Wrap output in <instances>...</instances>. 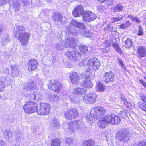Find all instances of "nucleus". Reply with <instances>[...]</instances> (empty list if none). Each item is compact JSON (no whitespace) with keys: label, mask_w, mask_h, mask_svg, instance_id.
Instances as JSON below:
<instances>
[{"label":"nucleus","mask_w":146,"mask_h":146,"mask_svg":"<svg viewBox=\"0 0 146 146\" xmlns=\"http://www.w3.org/2000/svg\"><path fill=\"white\" fill-rule=\"evenodd\" d=\"M29 37V34L28 33H21L18 35V40L23 46H25L28 42Z\"/></svg>","instance_id":"ddd939ff"},{"label":"nucleus","mask_w":146,"mask_h":146,"mask_svg":"<svg viewBox=\"0 0 146 146\" xmlns=\"http://www.w3.org/2000/svg\"><path fill=\"white\" fill-rule=\"evenodd\" d=\"M4 134L6 136L5 137V138H6V139L7 141L9 140V139L12 137V132L10 131H8L7 130L5 131V132H4Z\"/></svg>","instance_id":"79ce46f5"},{"label":"nucleus","mask_w":146,"mask_h":146,"mask_svg":"<svg viewBox=\"0 0 146 146\" xmlns=\"http://www.w3.org/2000/svg\"><path fill=\"white\" fill-rule=\"evenodd\" d=\"M100 64L99 60L95 58L89 60L87 63L88 66L91 70L98 69Z\"/></svg>","instance_id":"1a4fd4ad"},{"label":"nucleus","mask_w":146,"mask_h":146,"mask_svg":"<svg viewBox=\"0 0 146 146\" xmlns=\"http://www.w3.org/2000/svg\"><path fill=\"white\" fill-rule=\"evenodd\" d=\"M119 100L123 103H124L125 105H127L128 104L127 100L125 97L123 96H121V97L119 98Z\"/></svg>","instance_id":"09e8293b"},{"label":"nucleus","mask_w":146,"mask_h":146,"mask_svg":"<svg viewBox=\"0 0 146 146\" xmlns=\"http://www.w3.org/2000/svg\"><path fill=\"white\" fill-rule=\"evenodd\" d=\"M117 60L118 61L119 64L121 66L122 68H123L124 70H126V68L125 66L124 65L122 59L120 58H118Z\"/></svg>","instance_id":"de8ad7c7"},{"label":"nucleus","mask_w":146,"mask_h":146,"mask_svg":"<svg viewBox=\"0 0 146 146\" xmlns=\"http://www.w3.org/2000/svg\"><path fill=\"white\" fill-rule=\"evenodd\" d=\"M137 56L139 58L146 56V50L144 47L139 46L138 47Z\"/></svg>","instance_id":"aec40b11"},{"label":"nucleus","mask_w":146,"mask_h":146,"mask_svg":"<svg viewBox=\"0 0 146 146\" xmlns=\"http://www.w3.org/2000/svg\"><path fill=\"white\" fill-rule=\"evenodd\" d=\"M5 87V83L3 81H0V91L2 92Z\"/></svg>","instance_id":"5fc2aeb1"},{"label":"nucleus","mask_w":146,"mask_h":146,"mask_svg":"<svg viewBox=\"0 0 146 146\" xmlns=\"http://www.w3.org/2000/svg\"><path fill=\"white\" fill-rule=\"evenodd\" d=\"M49 61L52 62V63H54L56 62V57L54 54H51L49 57Z\"/></svg>","instance_id":"c03bdc74"},{"label":"nucleus","mask_w":146,"mask_h":146,"mask_svg":"<svg viewBox=\"0 0 146 146\" xmlns=\"http://www.w3.org/2000/svg\"><path fill=\"white\" fill-rule=\"evenodd\" d=\"M90 114H91L90 113ZM92 116H93L92 115H91V114H90V115L87 116L86 118V121L90 124H91L93 121V118L92 117Z\"/></svg>","instance_id":"49530a36"},{"label":"nucleus","mask_w":146,"mask_h":146,"mask_svg":"<svg viewBox=\"0 0 146 146\" xmlns=\"http://www.w3.org/2000/svg\"><path fill=\"white\" fill-rule=\"evenodd\" d=\"M126 113H127L124 110H123L119 112V114L121 117L124 118L126 117Z\"/></svg>","instance_id":"6e6d98bb"},{"label":"nucleus","mask_w":146,"mask_h":146,"mask_svg":"<svg viewBox=\"0 0 146 146\" xmlns=\"http://www.w3.org/2000/svg\"><path fill=\"white\" fill-rule=\"evenodd\" d=\"M105 30H107L108 32H114L115 31L113 26L111 24H108L104 29Z\"/></svg>","instance_id":"ea45409f"},{"label":"nucleus","mask_w":146,"mask_h":146,"mask_svg":"<svg viewBox=\"0 0 146 146\" xmlns=\"http://www.w3.org/2000/svg\"><path fill=\"white\" fill-rule=\"evenodd\" d=\"M2 41L5 43H7L10 42L11 40V38L9 35L7 34H4L2 37Z\"/></svg>","instance_id":"f704fd0d"},{"label":"nucleus","mask_w":146,"mask_h":146,"mask_svg":"<svg viewBox=\"0 0 146 146\" xmlns=\"http://www.w3.org/2000/svg\"><path fill=\"white\" fill-rule=\"evenodd\" d=\"M35 95V100H38L39 99L41 98V97L42 96V94L41 93H39L38 94H36Z\"/></svg>","instance_id":"13d9d810"},{"label":"nucleus","mask_w":146,"mask_h":146,"mask_svg":"<svg viewBox=\"0 0 146 146\" xmlns=\"http://www.w3.org/2000/svg\"><path fill=\"white\" fill-rule=\"evenodd\" d=\"M37 104L32 100L26 102L23 106L25 111L27 114H30L35 112L36 110Z\"/></svg>","instance_id":"39448f33"},{"label":"nucleus","mask_w":146,"mask_h":146,"mask_svg":"<svg viewBox=\"0 0 146 146\" xmlns=\"http://www.w3.org/2000/svg\"><path fill=\"white\" fill-rule=\"evenodd\" d=\"M95 141L93 140L89 139L84 141L82 144V146H93L94 145Z\"/></svg>","instance_id":"2f4dec72"},{"label":"nucleus","mask_w":146,"mask_h":146,"mask_svg":"<svg viewBox=\"0 0 146 146\" xmlns=\"http://www.w3.org/2000/svg\"><path fill=\"white\" fill-rule=\"evenodd\" d=\"M96 16L94 13L91 11H86L83 15V19L84 21H90L95 19Z\"/></svg>","instance_id":"2eb2a0df"},{"label":"nucleus","mask_w":146,"mask_h":146,"mask_svg":"<svg viewBox=\"0 0 146 146\" xmlns=\"http://www.w3.org/2000/svg\"><path fill=\"white\" fill-rule=\"evenodd\" d=\"M25 30V28L22 26H17L15 27V32L14 34L15 37L19 35Z\"/></svg>","instance_id":"393cba45"},{"label":"nucleus","mask_w":146,"mask_h":146,"mask_svg":"<svg viewBox=\"0 0 146 146\" xmlns=\"http://www.w3.org/2000/svg\"><path fill=\"white\" fill-rule=\"evenodd\" d=\"M76 38H69L65 40V43L66 48H73L76 47L78 44Z\"/></svg>","instance_id":"f8f14e48"},{"label":"nucleus","mask_w":146,"mask_h":146,"mask_svg":"<svg viewBox=\"0 0 146 146\" xmlns=\"http://www.w3.org/2000/svg\"><path fill=\"white\" fill-rule=\"evenodd\" d=\"M70 79L73 84H77L79 82V78L78 74L75 72H74L71 74L70 77Z\"/></svg>","instance_id":"412c9836"},{"label":"nucleus","mask_w":146,"mask_h":146,"mask_svg":"<svg viewBox=\"0 0 146 146\" xmlns=\"http://www.w3.org/2000/svg\"><path fill=\"white\" fill-rule=\"evenodd\" d=\"M97 95L94 93H89L84 95L83 98V101L87 104L94 103L96 101Z\"/></svg>","instance_id":"0eeeda50"},{"label":"nucleus","mask_w":146,"mask_h":146,"mask_svg":"<svg viewBox=\"0 0 146 146\" xmlns=\"http://www.w3.org/2000/svg\"><path fill=\"white\" fill-rule=\"evenodd\" d=\"M64 114L66 118L69 120L75 119L79 115V113L75 108H72L67 110L65 112Z\"/></svg>","instance_id":"9b49d317"},{"label":"nucleus","mask_w":146,"mask_h":146,"mask_svg":"<svg viewBox=\"0 0 146 146\" xmlns=\"http://www.w3.org/2000/svg\"><path fill=\"white\" fill-rule=\"evenodd\" d=\"M60 140L57 138L52 139V146H60Z\"/></svg>","instance_id":"4c0bfd02"},{"label":"nucleus","mask_w":146,"mask_h":146,"mask_svg":"<svg viewBox=\"0 0 146 146\" xmlns=\"http://www.w3.org/2000/svg\"><path fill=\"white\" fill-rule=\"evenodd\" d=\"M62 86V84L60 82L55 79H52L50 82L48 88L58 93L60 90V87Z\"/></svg>","instance_id":"6e6552de"},{"label":"nucleus","mask_w":146,"mask_h":146,"mask_svg":"<svg viewBox=\"0 0 146 146\" xmlns=\"http://www.w3.org/2000/svg\"><path fill=\"white\" fill-rule=\"evenodd\" d=\"M115 77L113 72L110 71L105 73L104 79L105 83L112 82Z\"/></svg>","instance_id":"f3484780"},{"label":"nucleus","mask_w":146,"mask_h":146,"mask_svg":"<svg viewBox=\"0 0 146 146\" xmlns=\"http://www.w3.org/2000/svg\"><path fill=\"white\" fill-rule=\"evenodd\" d=\"M84 79L82 83V85L84 87L87 88H90L92 87L93 85L89 79L88 78Z\"/></svg>","instance_id":"bb28decb"},{"label":"nucleus","mask_w":146,"mask_h":146,"mask_svg":"<svg viewBox=\"0 0 146 146\" xmlns=\"http://www.w3.org/2000/svg\"><path fill=\"white\" fill-rule=\"evenodd\" d=\"M110 43L109 42L108 40H105L104 43V46H106L107 48H108V47L110 46Z\"/></svg>","instance_id":"0e129e2a"},{"label":"nucleus","mask_w":146,"mask_h":146,"mask_svg":"<svg viewBox=\"0 0 146 146\" xmlns=\"http://www.w3.org/2000/svg\"><path fill=\"white\" fill-rule=\"evenodd\" d=\"M98 125L100 128L103 129L105 127L106 125H108L104 117L101 119H99L98 122Z\"/></svg>","instance_id":"a878e982"},{"label":"nucleus","mask_w":146,"mask_h":146,"mask_svg":"<svg viewBox=\"0 0 146 146\" xmlns=\"http://www.w3.org/2000/svg\"><path fill=\"white\" fill-rule=\"evenodd\" d=\"M132 42L129 39H127L125 41L124 46L126 48H129L132 45Z\"/></svg>","instance_id":"a19ab883"},{"label":"nucleus","mask_w":146,"mask_h":146,"mask_svg":"<svg viewBox=\"0 0 146 146\" xmlns=\"http://www.w3.org/2000/svg\"><path fill=\"white\" fill-rule=\"evenodd\" d=\"M22 88L26 90L34 89L36 87L35 82L34 81L31 80L27 83H23L22 84Z\"/></svg>","instance_id":"dca6fc26"},{"label":"nucleus","mask_w":146,"mask_h":146,"mask_svg":"<svg viewBox=\"0 0 146 146\" xmlns=\"http://www.w3.org/2000/svg\"><path fill=\"white\" fill-rule=\"evenodd\" d=\"M132 21H135L137 23H139L140 22L139 18L136 17H133Z\"/></svg>","instance_id":"774afa93"},{"label":"nucleus","mask_w":146,"mask_h":146,"mask_svg":"<svg viewBox=\"0 0 146 146\" xmlns=\"http://www.w3.org/2000/svg\"><path fill=\"white\" fill-rule=\"evenodd\" d=\"M23 3L26 6L29 4L31 2V0H22Z\"/></svg>","instance_id":"4d7b16f0"},{"label":"nucleus","mask_w":146,"mask_h":146,"mask_svg":"<svg viewBox=\"0 0 146 146\" xmlns=\"http://www.w3.org/2000/svg\"><path fill=\"white\" fill-rule=\"evenodd\" d=\"M87 91V89L79 87L73 90L74 93L78 95L84 94L86 93Z\"/></svg>","instance_id":"b1692460"},{"label":"nucleus","mask_w":146,"mask_h":146,"mask_svg":"<svg viewBox=\"0 0 146 146\" xmlns=\"http://www.w3.org/2000/svg\"><path fill=\"white\" fill-rule=\"evenodd\" d=\"M112 46L115 49L119 47L118 44L116 42V41L113 42Z\"/></svg>","instance_id":"bf43d9fd"},{"label":"nucleus","mask_w":146,"mask_h":146,"mask_svg":"<svg viewBox=\"0 0 146 146\" xmlns=\"http://www.w3.org/2000/svg\"><path fill=\"white\" fill-rule=\"evenodd\" d=\"M53 97L55 101H58L60 99V97L54 94Z\"/></svg>","instance_id":"680f3d73"},{"label":"nucleus","mask_w":146,"mask_h":146,"mask_svg":"<svg viewBox=\"0 0 146 146\" xmlns=\"http://www.w3.org/2000/svg\"><path fill=\"white\" fill-rule=\"evenodd\" d=\"M70 99L72 102L76 104L78 103L80 101L79 98L76 97L73 98H71Z\"/></svg>","instance_id":"603ef678"},{"label":"nucleus","mask_w":146,"mask_h":146,"mask_svg":"<svg viewBox=\"0 0 146 146\" xmlns=\"http://www.w3.org/2000/svg\"><path fill=\"white\" fill-rule=\"evenodd\" d=\"M96 89L97 91L103 92L105 90V88L102 83H99L96 87Z\"/></svg>","instance_id":"58836bf2"},{"label":"nucleus","mask_w":146,"mask_h":146,"mask_svg":"<svg viewBox=\"0 0 146 146\" xmlns=\"http://www.w3.org/2000/svg\"><path fill=\"white\" fill-rule=\"evenodd\" d=\"M104 117L108 125H116L120 123V119L114 114L107 115Z\"/></svg>","instance_id":"423d86ee"},{"label":"nucleus","mask_w":146,"mask_h":146,"mask_svg":"<svg viewBox=\"0 0 146 146\" xmlns=\"http://www.w3.org/2000/svg\"><path fill=\"white\" fill-rule=\"evenodd\" d=\"M51 125L54 129L58 128L59 126L58 121L57 119H54L51 121Z\"/></svg>","instance_id":"72a5a7b5"},{"label":"nucleus","mask_w":146,"mask_h":146,"mask_svg":"<svg viewBox=\"0 0 146 146\" xmlns=\"http://www.w3.org/2000/svg\"><path fill=\"white\" fill-rule=\"evenodd\" d=\"M85 11L82 5H78L72 11V14L75 17L80 16L84 13Z\"/></svg>","instance_id":"4468645a"},{"label":"nucleus","mask_w":146,"mask_h":146,"mask_svg":"<svg viewBox=\"0 0 146 146\" xmlns=\"http://www.w3.org/2000/svg\"><path fill=\"white\" fill-rule=\"evenodd\" d=\"M50 106L48 103H41L37 105V114L40 115L48 114L50 112Z\"/></svg>","instance_id":"20e7f679"},{"label":"nucleus","mask_w":146,"mask_h":146,"mask_svg":"<svg viewBox=\"0 0 146 146\" xmlns=\"http://www.w3.org/2000/svg\"><path fill=\"white\" fill-rule=\"evenodd\" d=\"M64 48H66L65 42L63 41H60L56 44V48L59 50H62Z\"/></svg>","instance_id":"c756f323"},{"label":"nucleus","mask_w":146,"mask_h":146,"mask_svg":"<svg viewBox=\"0 0 146 146\" xmlns=\"http://www.w3.org/2000/svg\"><path fill=\"white\" fill-rule=\"evenodd\" d=\"M140 97L141 100L144 102L146 103V97L143 95L141 94L140 95Z\"/></svg>","instance_id":"e2e57ef3"},{"label":"nucleus","mask_w":146,"mask_h":146,"mask_svg":"<svg viewBox=\"0 0 146 146\" xmlns=\"http://www.w3.org/2000/svg\"><path fill=\"white\" fill-rule=\"evenodd\" d=\"M144 34L142 29L141 26L138 27V30L137 33V35L139 36H142Z\"/></svg>","instance_id":"8fccbe9b"},{"label":"nucleus","mask_w":146,"mask_h":146,"mask_svg":"<svg viewBox=\"0 0 146 146\" xmlns=\"http://www.w3.org/2000/svg\"><path fill=\"white\" fill-rule=\"evenodd\" d=\"M85 25L82 23L79 22L77 20H72L71 23L66 27V31L69 34L75 35L79 32V28H84Z\"/></svg>","instance_id":"f257e3e1"},{"label":"nucleus","mask_w":146,"mask_h":146,"mask_svg":"<svg viewBox=\"0 0 146 146\" xmlns=\"http://www.w3.org/2000/svg\"><path fill=\"white\" fill-rule=\"evenodd\" d=\"M131 24L129 20H127L124 23L120 25L119 28L121 29H125L129 27Z\"/></svg>","instance_id":"473e14b6"},{"label":"nucleus","mask_w":146,"mask_h":146,"mask_svg":"<svg viewBox=\"0 0 146 146\" xmlns=\"http://www.w3.org/2000/svg\"><path fill=\"white\" fill-rule=\"evenodd\" d=\"M140 83L146 88V82H144L142 79H141L139 80Z\"/></svg>","instance_id":"69168bd1"},{"label":"nucleus","mask_w":146,"mask_h":146,"mask_svg":"<svg viewBox=\"0 0 146 146\" xmlns=\"http://www.w3.org/2000/svg\"><path fill=\"white\" fill-rule=\"evenodd\" d=\"M52 19L56 22H61L62 15L58 13H55L52 15Z\"/></svg>","instance_id":"5701e85b"},{"label":"nucleus","mask_w":146,"mask_h":146,"mask_svg":"<svg viewBox=\"0 0 146 146\" xmlns=\"http://www.w3.org/2000/svg\"><path fill=\"white\" fill-rule=\"evenodd\" d=\"M66 56L70 60L75 61L77 60V55L78 54H77V53H76L75 50L74 51H68L66 52Z\"/></svg>","instance_id":"4be33fe9"},{"label":"nucleus","mask_w":146,"mask_h":146,"mask_svg":"<svg viewBox=\"0 0 146 146\" xmlns=\"http://www.w3.org/2000/svg\"><path fill=\"white\" fill-rule=\"evenodd\" d=\"M13 6L14 9L15 11L17 12L19 10L20 7V3L15 1L13 2Z\"/></svg>","instance_id":"e433bc0d"},{"label":"nucleus","mask_w":146,"mask_h":146,"mask_svg":"<svg viewBox=\"0 0 146 146\" xmlns=\"http://www.w3.org/2000/svg\"><path fill=\"white\" fill-rule=\"evenodd\" d=\"M85 27L84 28H81V29L80 30V33H82L83 36L85 37H90V33H89L88 30H85Z\"/></svg>","instance_id":"c9c22d12"},{"label":"nucleus","mask_w":146,"mask_h":146,"mask_svg":"<svg viewBox=\"0 0 146 146\" xmlns=\"http://www.w3.org/2000/svg\"><path fill=\"white\" fill-rule=\"evenodd\" d=\"M106 111L104 108L99 106H96L91 109L90 113L93 116L94 121L98 119L103 115L105 113Z\"/></svg>","instance_id":"7ed1b4c3"},{"label":"nucleus","mask_w":146,"mask_h":146,"mask_svg":"<svg viewBox=\"0 0 146 146\" xmlns=\"http://www.w3.org/2000/svg\"><path fill=\"white\" fill-rule=\"evenodd\" d=\"M81 77L83 79L88 78L89 79H92L93 76L90 71L87 70L84 74H82Z\"/></svg>","instance_id":"7c9ffc66"},{"label":"nucleus","mask_w":146,"mask_h":146,"mask_svg":"<svg viewBox=\"0 0 146 146\" xmlns=\"http://www.w3.org/2000/svg\"><path fill=\"white\" fill-rule=\"evenodd\" d=\"M27 97H28L30 100H35L36 95L35 93L33 91L32 92L31 94L27 95Z\"/></svg>","instance_id":"a18cd8bd"},{"label":"nucleus","mask_w":146,"mask_h":146,"mask_svg":"<svg viewBox=\"0 0 146 146\" xmlns=\"http://www.w3.org/2000/svg\"><path fill=\"white\" fill-rule=\"evenodd\" d=\"M139 107L141 110H144L146 108V104L142 103V104L140 105Z\"/></svg>","instance_id":"052dcab7"},{"label":"nucleus","mask_w":146,"mask_h":146,"mask_svg":"<svg viewBox=\"0 0 146 146\" xmlns=\"http://www.w3.org/2000/svg\"><path fill=\"white\" fill-rule=\"evenodd\" d=\"M88 51L87 47L84 45H80L76 47L75 49L76 52L78 55L86 53Z\"/></svg>","instance_id":"a211bd4d"},{"label":"nucleus","mask_w":146,"mask_h":146,"mask_svg":"<svg viewBox=\"0 0 146 146\" xmlns=\"http://www.w3.org/2000/svg\"><path fill=\"white\" fill-rule=\"evenodd\" d=\"M131 135L128 129H121L116 131L115 138L119 142H126L130 139Z\"/></svg>","instance_id":"f03ea898"},{"label":"nucleus","mask_w":146,"mask_h":146,"mask_svg":"<svg viewBox=\"0 0 146 146\" xmlns=\"http://www.w3.org/2000/svg\"><path fill=\"white\" fill-rule=\"evenodd\" d=\"M135 146H146V142L144 141H141L137 143Z\"/></svg>","instance_id":"864d4df0"},{"label":"nucleus","mask_w":146,"mask_h":146,"mask_svg":"<svg viewBox=\"0 0 146 146\" xmlns=\"http://www.w3.org/2000/svg\"><path fill=\"white\" fill-rule=\"evenodd\" d=\"M75 125L76 128L78 129L80 128V127H82V124L80 121H74L67 125L68 127L66 129L67 132H69L70 133H74L75 131Z\"/></svg>","instance_id":"9d476101"},{"label":"nucleus","mask_w":146,"mask_h":146,"mask_svg":"<svg viewBox=\"0 0 146 146\" xmlns=\"http://www.w3.org/2000/svg\"><path fill=\"white\" fill-rule=\"evenodd\" d=\"M38 63L35 60L31 59L28 64V69L29 71H31L36 69L38 66Z\"/></svg>","instance_id":"6ab92c4d"},{"label":"nucleus","mask_w":146,"mask_h":146,"mask_svg":"<svg viewBox=\"0 0 146 146\" xmlns=\"http://www.w3.org/2000/svg\"><path fill=\"white\" fill-rule=\"evenodd\" d=\"M74 141V139L72 138H67L66 140V142L68 144H70L73 143Z\"/></svg>","instance_id":"3c124183"},{"label":"nucleus","mask_w":146,"mask_h":146,"mask_svg":"<svg viewBox=\"0 0 146 146\" xmlns=\"http://www.w3.org/2000/svg\"><path fill=\"white\" fill-rule=\"evenodd\" d=\"M112 9L114 12H120L123 10V7L121 4L119 3L113 7Z\"/></svg>","instance_id":"c85d7f7f"},{"label":"nucleus","mask_w":146,"mask_h":146,"mask_svg":"<svg viewBox=\"0 0 146 146\" xmlns=\"http://www.w3.org/2000/svg\"><path fill=\"white\" fill-rule=\"evenodd\" d=\"M122 19V17L120 15L117 17H113L111 19V21L112 23H114L121 20Z\"/></svg>","instance_id":"37998d69"},{"label":"nucleus","mask_w":146,"mask_h":146,"mask_svg":"<svg viewBox=\"0 0 146 146\" xmlns=\"http://www.w3.org/2000/svg\"><path fill=\"white\" fill-rule=\"evenodd\" d=\"M9 73L11 74L12 76H17L19 74V71L17 68H13L12 67H10V69L8 70Z\"/></svg>","instance_id":"cd10ccee"},{"label":"nucleus","mask_w":146,"mask_h":146,"mask_svg":"<svg viewBox=\"0 0 146 146\" xmlns=\"http://www.w3.org/2000/svg\"><path fill=\"white\" fill-rule=\"evenodd\" d=\"M108 48H107V47H105L104 48H103L102 49V52L103 53L107 52L108 50Z\"/></svg>","instance_id":"338daca9"}]
</instances>
